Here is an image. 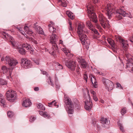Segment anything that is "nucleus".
<instances>
[{
	"label": "nucleus",
	"mask_w": 133,
	"mask_h": 133,
	"mask_svg": "<svg viewBox=\"0 0 133 133\" xmlns=\"http://www.w3.org/2000/svg\"><path fill=\"white\" fill-rule=\"evenodd\" d=\"M85 26L84 24L82 23H79L77 28V32L78 35L79 39L81 42V43L83 44L84 45L87 39V36L84 34V27Z\"/></svg>",
	"instance_id": "nucleus-1"
},
{
	"label": "nucleus",
	"mask_w": 133,
	"mask_h": 133,
	"mask_svg": "<svg viewBox=\"0 0 133 133\" xmlns=\"http://www.w3.org/2000/svg\"><path fill=\"white\" fill-rule=\"evenodd\" d=\"M65 98L64 99V104L66 110L68 113L72 114L73 113L74 105L72 103L71 99L66 95H65Z\"/></svg>",
	"instance_id": "nucleus-2"
},
{
	"label": "nucleus",
	"mask_w": 133,
	"mask_h": 133,
	"mask_svg": "<svg viewBox=\"0 0 133 133\" xmlns=\"http://www.w3.org/2000/svg\"><path fill=\"white\" fill-rule=\"evenodd\" d=\"M56 35L55 34H53L50 37V42L52 44V48L53 51L51 52V54L55 57L56 54L59 53L58 48L56 44V43L58 40L56 38Z\"/></svg>",
	"instance_id": "nucleus-3"
},
{
	"label": "nucleus",
	"mask_w": 133,
	"mask_h": 133,
	"mask_svg": "<svg viewBox=\"0 0 133 133\" xmlns=\"http://www.w3.org/2000/svg\"><path fill=\"white\" fill-rule=\"evenodd\" d=\"M127 63L126 69L130 72H133V56L129 54H125Z\"/></svg>",
	"instance_id": "nucleus-4"
},
{
	"label": "nucleus",
	"mask_w": 133,
	"mask_h": 133,
	"mask_svg": "<svg viewBox=\"0 0 133 133\" xmlns=\"http://www.w3.org/2000/svg\"><path fill=\"white\" fill-rule=\"evenodd\" d=\"M87 8L88 13L90 20L95 23L97 22V17L94 11L93 6L91 5H89L87 6Z\"/></svg>",
	"instance_id": "nucleus-5"
},
{
	"label": "nucleus",
	"mask_w": 133,
	"mask_h": 133,
	"mask_svg": "<svg viewBox=\"0 0 133 133\" xmlns=\"http://www.w3.org/2000/svg\"><path fill=\"white\" fill-rule=\"evenodd\" d=\"M5 95L7 100L10 102H15L17 98L16 91L12 90L7 91Z\"/></svg>",
	"instance_id": "nucleus-6"
},
{
	"label": "nucleus",
	"mask_w": 133,
	"mask_h": 133,
	"mask_svg": "<svg viewBox=\"0 0 133 133\" xmlns=\"http://www.w3.org/2000/svg\"><path fill=\"white\" fill-rule=\"evenodd\" d=\"M66 66L72 70H74L76 67V63L72 60L68 58H65L63 60Z\"/></svg>",
	"instance_id": "nucleus-7"
},
{
	"label": "nucleus",
	"mask_w": 133,
	"mask_h": 133,
	"mask_svg": "<svg viewBox=\"0 0 133 133\" xmlns=\"http://www.w3.org/2000/svg\"><path fill=\"white\" fill-rule=\"evenodd\" d=\"M99 21L101 25L104 29H109L110 27L109 23V21L103 15L99 16Z\"/></svg>",
	"instance_id": "nucleus-8"
},
{
	"label": "nucleus",
	"mask_w": 133,
	"mask_h": 133,
	"mask_svg": "<svg viewBox=\"0 0 133 133\" xmlns=\"http://www.w3.org/2000/svg\"><path fill=\"white\" fill-rule=\"evenodd\" d=\"M102 81L104 84L105 88L108 89V91L111 90L113 89L114 84L111 81L104 78H103Z\"/></svg>",
	"instance_id": "nucleus-9"
},
{
	"label": "nucleus",
	"mask_w": 133,
	"mask_h": 133,
	"mask_svg": "<svg viewBox=\"0 0 133 133\" xmlns=\"http://www.w3.org/2000/svg\"><path fill=\"white\" fill-rule=\"evenodd\" d=\"M106 5L105 8V10L107 11L106 14H107L108 18L110 19L112 15V4L107 2V3H106Z\"/></svg>",
	"instance_id": "nucleus-10"
},
{
	"label": "nucleus",
	"mask_w": 133,
	"mask_h": 133,
	"mask_svg": "<svg viewBox=\"0 0 133 133\" xmlns=\"http://www.w3.org/2000/svg\"><path fill=\"white\" fill-rule=\"evenodd\" d=\"M87 94L89 98V101H87L85 102V108L87 110L89 111L92 108V103L89 91L88 90H87Z\"/></svg>",
	"instance_id": "nucleus-11"
},
{
	"label": "nucleus",
	"mask_w": 133,
	"mask_h": 133,
	"mask_svg": "<svg viewBox=\"0 0 133 133\" xmlns=\"http://www.w3.org/2000/svg\"><path fill=\"white\" fill-rule=\"evenodd\" d=\"M5 59L6 62L9 65L12 67H11V68L13 69V66L18 63V62L16 60L8 56H6Z\"/></svg>",
	"instance_id": "nucleus-12"
},
{
	"label": "nucleus",
	"mask_w": 133,
	"mask_h": 133,
	"mask_svg": "<svg viewBox=\"0 0 133 133\" xmlns=\"http://www.w3.org/2000/svg\"><path fill=\"white\" fill-rule=\"evenodd\" d=\"M115 39L116 41L119 42L121 46L123 48H127L128 44L126 41L124 40L121 37L116 35L115 36Z\"/></svg>",
	"instance_id": "nucleus-13"
},
{
	"label": "nucleus",
	"mask_w": 133,
	"mask_h": 133,
	"mask_svg": "<svg viewBox=\"0 0 133 133\" xmlns=\"http://www.w3.org/2000/svg\"><path fill=\"white\" fill-rule=\"evenodd\" d=\"M21 65L22 67L25 69L31 68L32 66L31 62L25 59H22Z\"/></svg>",
	"instance_id": "nucleus-14"
},
{
	"label": "nucleus",
	"mask_w": 133,
	"mask_h": 133,
	"mask_svg": "<svg viewBox=\"0 0 133 133\" xmlns=\"http://www.w3.org/2000/svg\"><path fill=\"white\" fill-rule=\"evenodd\" d=\"M116 12L117 14L116 16L119 20L122 19V16L120 15H122L124 17L127 16L128 17H130V15L126 13L125 11H124V10L122 8L117 10Z\"/></svg>",
	"instance_id": "nucleus-15"
},
{
	"label": "nucleus",
	"mask_w": 133,
	"mask_h": 133,
	"mask_svg": "<svg viewBox=\"0 0 133 133\" xmlns=\"http://www.w3.org/2000/svg\"><path fill=\"white\" fill-rule=\"evenodd\" d=\"M37 22L35 23L33 26V28L39 34L44 35V32L40 26H38L37 25Z\"/></svg>",
	"instance_id": "nucleus-16"
},
{
	"label": "nucleus",
	"mask_w": 133,
	"mask_h": 133,
	"mask_svg": "<svg viewBox=\"0 0 133 133\" xmlns=\"http://www.w3.org/2000/svg\"><path fill=\"white\" fill-rule=\"evenodd\" d=\"M13 68H8L6 66H4L2 67V70L3 74H8L9 76L11 75Z\"/></svg>",
	"instance_id": "nucleus-17"
},
{
	"label": "nucleus",
	"mask_w": 133,
	"mask_h": 133,
	"mask_svg": "<svg viewBox=\"0 0 133 133\" xmlns=\"http://www.w3.org/2000/svg\"><path fill=\"white\" fill-rule=\"evenodd\" d=\"M101 123L104 125V127L106 128H108V125L110 123V121L107 118L102 117L101 120Z\"/></svg>",
	"instance_id": "nucleus-18"
},
{
	"label": "nucleus",
	"mask_w": 133,
	"mask_h": 133,
	"mask_svg": "<svg viewBox=\"0 0 133 133\" xmlns=\"http://www.w3.org/2000/svg\"><path fill=\"white\" fill-rule=\"evenodd\" d=\"M24 31L25 33L30 36H34L35 34L33 31L27 26H26L24 28Z\"/></svg>",
	"instance_id": "nucleus-19"
},
{
	"label": "nucleus",
	"mask_w": 133,
	"mask_h": 133,
	"mask_svg": "<svg viewBox=\"0 0 133 133\" xmlns=\"http://www.w3.org/2000/svg\"><path fill=\"white\" fill-rule=\"evenodd\" d=\"M31 104V101L29 99H25L23 100L22 103L23 106L25 107H29Z\"/></svg>",
	"instance_id": "nucleus-20"
},
{
	"label": "nucleus",
	"mask_w": 133,
	"mask_h": 133,
	"mask_svg": "<svg viewBox=\"0 0 133 133\" xmlns=\"http://www.w3.org/2000/svg\"><path fill=\"white\" fill-rule=\"evenodd\" d=\"M90 77H91V81L93 84L94 86L96 88L97 87V82L95 76H93V75H91L90 76Z\"/></svg>",
	"instance_id": "nucleus-21"
},
{
	"label": "nucleus",
	"mask_w": 133,
	"mask_h": 133,
	"mask_svg": "<svg viewBox=\"0 0 133 133\" xmlns=\"http://www.w3.org/2000/svg\"><path fill=\"white\" fill-rule=\"evenodd\" d=\"M62 50L65 54L67 57H69L71 58L73 56V54H71L70 51L66 49L65 48H63L62 49Z\"/></svg>",
	"instance_id": "nucleus-22"
},
{
	"label": "nucleus",
	"mask_w": 133,
	"mask_h": 133,
	"mask_svg": "<svg viewBox=\"0 0 133 133\" xmlns=\"http://www.w3.org/2000/svg\"><path fill=\"white\" fill-rule=\"evenodd\" d=\"M78 61L80 64L81 66V67L83 68H85L87 66L86 62L85 60L83 59H78Z\"/></svg>",
	"instance_id": "nucleus-23"
},
{
	"label": "nucleus",
	"mask_w": 133,
	"mask_h": 133,
	"mask_svg": "<svg viewBox=\"0 0 133 133\" xmlns=\"http://www.w3.org/2000/svg\"><path fill=\"white\" fill-rule=\"evenodd\" d=\"M107 41L113 47L116 48V45L114 41L111 38H108Z\"/></svg>",
	"instance_id": "nucleus-24"
},
{
	"label": "nucleus",
	"mask_w": 133,
	"mask_h": 133,
	"mask_svg": "<svg viewBox=\"0 0 133 133\" xmlns=\"http://www.w3.org/2000/svg\"><path fill=\"white\" fill-rule=\"evenodd\" d=\"M39 114L40 115L43 116L44 117L47 118H49L50 116L46 112H43L42 111H39Z\"/></svg>",
	"instance_id": "nucleus-25"
},
{
	"label": "nucleus",
	"mask_w": 133,
	"mask_h": 133,
	"mask_svg": "<svg viewBox=\"0 0 133 133\" xmlns=\"http://www.w3.org/2000/svg\"><path fill=\"white\" fill-rule=\"evenodd\" d=\"M19 52L20 54L22 55H24L26 53V51L25 49L23 48H19L18 49Z\"/></svg>",
	"instance_id": "nucleus-26"
},
{
	"label": "nucleus",
	"mask_w": 133,
	"mask_h": 133,
	"mask_svg": "<svg viewBox=\"0 0 133 133\" xmlns=\"http://www.w3.org/2000/svg\"><path fill=\"white\" fill-rule=\"evenodd\" d=\"M66 14L71 19L74 18V17L72 12L70 11H67Z\"/></svg>",
	"instance_id": "nucleus-27"
},
{
	"label": "nucleus",
	"mask_w": 133,
	"mask_h": 133,
	"mask_svg": "<svg viewBox=\"0 0 133 133\" xmlns=\"http://www.w3.org/2000/svg\"><path fill=\"white\" fill-rule=\"evenodd\" d=\"M22 48H23V49H25V48L27 50H28L31 48V46L30 45L27 43L23 44Z\"/></svg>",
	"instance_id": "nucleus-28"
},
{
	"label": "nucleus",
	"mask_w": 133,
	"mask_h": 133,
	"mask_svg": "<svg viewBox=\"0 0 133 133\" xmlns=\"http://www.w3.org/2000/svg\"><path fill=\"white\" fill-rule=\"evenodd\" d=\"M86 25L90 30L93 28L92 24L89 21H88L86 22Z\"/></svg>",
	"instance_id": "nucleus-29"
},
{
	"label": "nucleus",
	"mask_w": 133,
	"mask_h": 133,
	"mask_svg": "<svg viewBox=\"0 0 133 133\" xmlns=\"http://www.w3.org/2000/svg\"><path fill=\"white\" fill-rule=\"evenodd\" d=\"M37 107L39 109L45 110V108L44 106L41 103H39L37 104Z\"/></svg>",
	"instance_id": "nucleus-30"
},
{
	"label": "nucleus",
	"mask_w": 133,
	"mask_h": 133,
	"mask_svg": "<svg viewBox=\"0 0 133 133\" xmlns=\"http://www.w3.org/2000/svg\"><path fill=\"white\" fill-rule=\"evenodd\" d=\"M47 82L49 83V84L51 85L52 87H54V84L52 81L51 77L50 76L49 77L48 79L47 80Z\"/></svg>",
	"instance_id": "nucleus-31"
},
{
	"label": "nucleus",
	"mask_w": 133,
	"mask_h": 133,
	"mask_svg": "<svg viewBox=\"0 0 133 133\" xmlns=\"http://www.w3.org/2000/svg\"><path fill=\"white\" fill-rule=\"evenodd\" d=\"M118 124L121 131H122V132H124V130L122 124L119 123V122H118Z\"/></svg>",
	"instance_id": "nucleus-32"
},
{
	"label": "nucleus",
	"mask_w": 133,
	"mask_h": 133,
	"mask_svg": "<svg viewBox=\"0 0 133 133\" xmlns=\"http://www.w3.org/2000/svg\"><path fill=\"white\" fill-rule=\"evenodd\" d=\"M7 83V82L2 79H0V84L3 85Z\"/></svg>",
	"instance_id": "nucleus-33"
},
{
	"label": "nucleus",
	"mask_w": 133,
	"mask_h": 133,
	"mask_svg": "<svg viewBox=\"0 0 133 133\" xmlns=\"http://www.w3.org/2000/svg\"><path fill=\"white\" fill-rule=\"evenodd\" d=\"M14 115L13 112L12 111H9L8 112L7 115L9 117H11Z\"/></svg>",
	"instance_id": "nucleus-34"
},
{
	"label": "nucleus",
	"mask_w": 133,
	"mask_h": 133,
	"mask_svg": "<svg viewBox=\"0 0 133 133\" xmlns=\"http://www.w3.org/2000/svg\"><path fill=\"white\" fill-rule=\"evenodd\" d=\"M127 112L125 108H123L121 110V112L122 115H123Z\"/></svg>",
	"instance_id": "nucleus-35"
},
{
	"label": "nucleus",
	"mask_w": 133,
	"mask_h": 133,
	"mask_svg": "<svg viewBox=\"0 0 133 133\" xmlns=\"http://www.w3.org/2000/svg\"><path fill=\"white\" fill-rule=\"evenodd\" d=\"M5 100L4 99H2V100H0V104L1 105L4 107L5 105Z\"/></svg>",
	"instance_id": "nucleus-36"
},
{
	"label": "nucleus",
	"mask_w": 133,
	"mask_h": 133,
	"mask_svg": "<svg viewBox=\"0 0 133 133\" xmlns=\"http://www.w3.org/2000/svg\"><path fill=\"white\" fill-rule=\"evenodd\" d=\"M61 5L62 6L64 7H66L67 6V4L65 1L64 0H63L62 1Z\"/></svg>",
	"instance_id": "nucleus-37"
},
{
	"label": "nucleus",
	"mask_w": 133,
	"mask_h": 133,
	"mask_svg": "<svg viewBox=\"0 0 133 133\" xmlns=\"http://www.w3.org/2000/svg\"><path fill=\"white\" fill-rule=\"evenodd\" d=\"M91 30L93 31L95 34H97L98 35H99V34L98 33V31L94 28H93L91 29Z\"/></svg>",
	"instance_id": "nucleus-38"
},
{
	"label": "nucleus",
	"mask_w": 133,
	"mask_h": 133,
	"mask_svg": "<svg viewBox=\"0 0 133 133\" xmlns=\"http://www.w3.org/2000/svg\"><path fill=\"white\" fill-rule=\"evenodd\" d=\"M90 92L91 94L92 95V97L96 95V92L92 90H90Z\"/></svg>",
	"instance_id": "nucleus-39"
},
{
	"label": "nucleus",
	"mask_w": 133,
	"mask_h": 133,
	"mask_svg": "<svg viewBox=\"0 0 133 133\" xmlns=\"http://www.w3.org/2000/svg\"><path fill=\"white\" fill-rule=\"evenodd\" d=\"M116 87L119 88V89H122L123 88L122 86L119 83H116Z\"/></svg>",
	"instance_id": "nucleus-40"
},
{
	"label": "nucleus",
	"mask_w": 133,
	"mask_h": 133,
	"mask_svg": "<svg viewBox=\"0 0 133 133\" xmlns=\"http://www.w3.org/2000/svg\"><path fill=\"white\" fill-rule=\"evenodd\" d=\"M52 29L53 30L52 31V32L53 33H54V32H56L55 30H56V28H55L54 27H52V26L50 28H49V31H50L51 32V30Z\"/></svg>",
	"instance_id": "nucleus-41"
},
{
	"label": "nucleus",
	"mask_w": 133,
	"mask_h": 133,
	"mask_svg": "<svg viewBox=\"0 0 133 133\" xmlns=\"http://www.w3.org/2000/svg\"><path fill=\"white\" fill-rule=\"evenodd\" d=\"M36 119V118L34 116H31L30 118V121L31 122H32L35 121Z\"/></svg>",
	"instance_id": "nucleus-42"
},
{
	"label": "nucleus",
	"mask_w": 133,
	"mask_h": 133,
	"mask_svg": "<svg viewBox=\"0 0 133 133\" xmlns=\"http://www.w3.org/2000/svg\"><path fill=\"white\" fill-rule=\"evenodd\" d=\"M9 43L10 44H11L13 47L15 46V42L11 41H10Z\"/></svg>",
	"instance_id": "nucleus-43"
},
{
	"label": "nucleus",
	"mask_w": 133,
	"mask_h": 133,
	"mask_svg": "<svg viewBox=\"0 0 133 133\" xmlns=\"http://www.w3.org/2000/svg\"><path fill=\"white\" fill-rule=\"evenodd\" d=\"M69 30H73V29L72 27V23L71 22H69Z\"/></svg>",
	"instance_id": "nucleus-44"
},
{
	"label": "nucleus",
	"mask_w": 133,
	"mask_h": 133,
	"mask_svg": "<svg viewBox=\"0 0 133 133\" xmlns=\"http://www.w3.org/2000/svg\"><path fill=\"white\" fill-rule=\"evenodd\" d=\"M57 65L58 67L59 68V69H62L63 68V67L62 65L59 64V63H57Z\"/></svg>",
	"instance_id": "nucleus-45"
},
{
	"label": "nucleus",
	"mask_w": 133,
	"mask_h": 133,
	"mask_svg": "<svg viewBox=\"0 0 133 133\" xmlns=\"http://www.w3.org/2000/svg\"><path fill=\"white\" fill-rule=\"evenodd\" d=\"M34 61L35 63L37 64H39V60L36 59L34 60Z\"/></svg>",
	"instance_id": "nucleus-46"
},
{
	"label": "nucleus",
	"mask_w": 133,
	"mask_h": 133,
	"mask_svg": "<svg viewBox=\"0 0 133 133\" xmlns=\"http://www.w3.org/2000/svg\"><path fill=\"white\" fill-rule=\"evenodd\" d=\"M53 105L55 106V107H56V108H58V104H57V103L56 102H54L53 104Z\"/></svg>",
	"instance_id": "nucleus-47"
},
{
	"label": "nucleus",
	"mask_w": 133,
	"mask_h": 133,
	"mask_svg": "<svg viewBox=\"0 0 133 133\" xmlns=\"http://www.w3.org/2000/svg\"><path fill=\"white\" fill-rule=\"evenodd\" d=\"M55 86L57 89H59L60 87L59 84L58 83H56L55 84Z\"/></svg>",
	"instance_id": "nucleus-48"
},
{
	"label": "nucleus",
	"mask_w": 133,
	"mask_h": 133,
	"mask_svg": "<svg viewBox=\"0 0 133 133\" xmlns=\"http://www.w3.org/2000/svg\"><path fill=\"white\" fill-rule=\"evenodd\" d=\"M93 99L95 101H97L98 100V98L96 96V95L93 97Z\"/></svg>",
	"instance_id": "nucleus-49"
},
{
	"label": "nucleus",
	"mask_w": 133,
	"mask_h": 133,
	"mask_svg": "<svg viewBox=\"0 0 133 133\" xmlns=\"http://www.w3.org/2000/svg\"><path fill=\"white\" fill-rule=\"evenodd\" d=\"M56 101L54 100L52 101L51 102H50L48 103V104L49 105H53L54 103Z\"/></svg>",
	"instance_id": "nucleus-50"
},
{
	"label": "nucleus",
	"mask_w": 133,
	"mask_h": 133,
	"mask_svg": "<svg viewBox=\"0 0 133 133\" xmlns=\"http://www.w3.org/2000/svg\"><path fill=\"white\" fill-rule=\"evenodd\" d=\"M4 99V97L2 94H0V100H2V99Z\"/></svg>",
	"instance_id": "nucleus-51"
},
{
	"label": "nucleus",
	"mask_w": 133,
	"mask_h": 133,
	"mask_svg": "<svg viewBox=\"0 0 133 133\" xmlns=\"http://www.w3.org/2000/svg\"><path fill=\"white\" fill-rule=\"evenodd\" d=\"M129 40L131 42L133 43V35H132L130 38Z\"/></svg>",
	"instance_id": "nucleus-52"
},
{
	"label": "nucleus",
	"mask_w": 133,
	"mask_h": 133,
	"mask_svg": "<svg viewBox=\"0 0 133 133\" xmlns=\"http://www.w3.org/2000/svg\"><path fill=\"white\" fill-rule=\"evenodd\" d=\"M34 90L36 91H37L39 90V88L37 87H36L34 89Z\"/></svg>",
	"instance_id": "nucleus-53"
},
{
	"label": "nucleus",
	"mask_w": 133,
	"mask_h": 133,
	"mask_svg": "<svg viewBox=\"0 0 133 133\" xmlns=\"http://www.w3.org/2000/svg\"><path fill=\"white\" fill-rule=\"evenodd\" d=\"M42 73L44 75H46V76L48 75V73L46 71H43L42 72Z\"/></svg>",
	"instance_id": "nucleus-54"
},
{
	"label": "nucleus",
	"mask_w": 133,
	"mask_h": 133,
	"mask_svg": "<svg viewBox=\"0 0 133 133\" xmlns=\"http://www.w3.org/2000/svg\"><path fill=\"white\" fill-rule=\"evenodd\" d=\"M16 28L18 29L20 31H22V28L21 27H17Z\"/></svg>",
	"instance_id": "nucleus-55"
},
{
	"label": "nucleus",
	"mask_w": 133,
	"mask_h": 133,
	"mask_svg": "<svg viewBox=\"0 0 133 133\" xmlns=\"http://www.w3.org/2000/svg\"><path fill=\"white\" fill-rule=\"evenodd\" d=\"M94 3H96L98 2L99 0H92Z\"/></svg>",
	"instance_id": "nucleus-56"
},
{
	"label": "nucleus",
	"mask_w": 133,
	"mask_h": 133,
	"mask_svg": "<svg viewBox=\"0 0 133 133\" xmlns=\"http://www.w3.org/2000/svg\"><path fill=\"white\" fill-rule=\"evenodd\" d=\"M87 76H86L85 77H84V78L85 80L86 81V82H87Z\"/></svg>",
	"instance_id": "nucleus-57"
},
{
	"label": "nucleus",
	"mask_w": 133,
	"mask_h": 133,
	"mask_svg": "<svg viewBox=\"0 0 133 133\" xmlns=\"http://www.w3.org/2000/svg\"><path fill=\"white\" fill-rule=\"evenodd\" d=\"M63 42V41L62 40H59V44H62Z\"/></svg>",
	"instance_id": "nucleus-58"
},
{
	"label": "nucleus",
	"mask_w": 133,
	"mask_h": 133,
	"mask_svg": "<svg viewBox=\"0 0 133 133\" xmlns=\"http://www.w3.org/2000/svg\"><path fill=\"white\" fill-rule=\"evenodd\" d=\"M100 102L101 103H104V101L103 100H101L100 101Z\"/></svg>",
	"instance_id": "nucleus-59"
},
{
	"label": "nucleus",
	"mask_w": 133,
	"mask_h": 133,
	"mask_svg": "<svg viewBox=\"0 0 133 133\" xmlns=\"http://www.w3.org/2000/svg\"><path fill=\"white\" fill-rule=\"evenodd\" d=\"M21 33L22 34H24V33L25 34V32H24L23 31H20Z\"/></svg>",
	"instance_id": "nucleus-60"
},
{
	"label": "nucleus",
	"mask_w": 133,
	"mask_h": 133,
	"mask_svg": "<svg viewBox=\"0 0 133 133\" xmlns=\"http://www.w3.org/2000/svg\"><path fill=\"white\" fill-rule=\"evenodd\" d=\"M4 58H1V61H3L4 60Z\"/></svg>",
	"instance_id": "nucleus-61"
},
{
	"label": "nucleus",
	"mask_w": 133,
	"mask_h": 133,
	"mask_svg": "<svg viewBox=\"0 0 133 133\" xmlns=\"http://www.w3.org/2000/svg\"><path fill=\"white\" fill-rule=\"evenodd\" d=\"M34 43L35 44H37V42L36 41H35Z\"/></svg>",
	"instance_id": "nucleus-62"
},
{
	"label": "nucleus",
	"mask_w": 133,
	"mask_h": 133,
	"mask_svg": "<svg viewBox=\"0 0 133 133\" xmlns=\"http://www.w3.org/2000/svg\"><path fill=\"white\" fill-rule=\"evenodd\" d=\"M63 0H58V2H62V1Z\"/></svg>",
	"instance_id": "nucleus-63"
},
{
	"label": "nucleus",
	"mask_w": 133,
	"mask_h": 133,
	"mask_svg": "<svg viewBox=\"0 0 133 133\" xmlns=\"http://www.w3.org/2000/svg\"><path fill=\"white\" fill-rule=\"evenodd\" d=\"M51 23L52 24H54V23L53 22H51Z\"/></svg>",
	"instance_id": "nucleus-64"
}]
</instances>
